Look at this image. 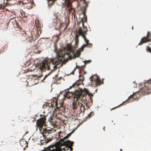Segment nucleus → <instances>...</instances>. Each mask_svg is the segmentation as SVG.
Instances as JSON below:
<instances>
[{
  "instance_id": "1",
  "label": "nucleus",
  "mask_w": 151,
  "mask_h": 151,
  "mask_svg": "<svg viewBox=\"0 0 151 151\" xmlns=\"http://www.w3.org/2000/svg\"><path fill=\"white\" fill-rule=\"evenodd\" d=\"M77 33L83 37L86 43V44L83 45L81 48L76 51L72 50L70 48H67L60 50L58 52V57L52 59H45L43 60L41 63L37 64V68L42 71L44 69L50 70L51 68H57L58 65L61 64L62 59L65 58V55H67L70 59L76 58L79 57L81 54V51H83L84 48L86 47H90L92 46V44L89 42V40L86 37V31H83L80 28L78 29Z\"/></svg>"
},
{
  "instance_id": "2",
  "label": "nucleus",
  "mask_w": 151,
  "mask_h": 151,
  "mask_svg": "<svg viewBox=\"0 0 151 151\" xmlns=\"http://www.w3.org/2000/svg\"><path fill=\"white\" fill-rule=\"evenodd\" d=\"M82 90L79 89V90L76 89V91L69 92V91L65 92L64 96L68 98L70 97L74 98V101L72 103V109L74 114H79L81 112H84L86 108L84 105L80 101V98L83 96V94H81Z\"/></svg>"
},
{
  "instance_id": "3",
  "label": "nucleus",
  "mask_w": 151,
  "mask_h": 151,
  "mask_svg": "<svg viewBox=\"0 0 151 151\" xmlns=\"http://www.w3.org/2000/svg\"><path fill=\"white\" fill-rule=\"evenodd\" d=\"M81 94H83V96L80 98L79 101H80L83 100L87 108L86 109H88L92 104L93 94L90 93L89 91L86 89H84L81 91Z\"/></svg>"
},
{
  "instance_id": "4",
  "label": "nucleus",
  "mask_w": 151,
  "mask_h": 151,
  "mask_svg": "<svg viewBox=\"0 0 151 151\" xmlns=\"http://www.w3.org/2000/svg\"><path fill=\"white\" fill-rule=\"evenodd\" d=\"M73 143L74 142H73L68 140L63 143L57 142L55 143L54 145L51 147H55V149L52 150V151H62L61 149V147H62L63 145H68L69 148L70 149V150L72 151L73 150L72 146Z\"/></svg>"
},
{
  "instance_id": "5",
  "label": "nucleus",
  "mask_w": 151,
  "mask_h": 151,
  "mask_svg": "<svg viewBox=\"0 0 151 151\" xmlns=\"http://www.w3.org/2000/svg\"><path fill=\"white\" fill-rule=\"evenodd\" d=\"M140 91L144 95L151 93V80L148 81L145 83V87L141 89Z\"/></svg>"
},
{
  "instance_id": "6",
  "label": "nucleus",
  "mask_w": 151,
  "mask_h": 151,
  "mask_svg": "<svg viewBox=\"0 0 151 151\" xmlns=\"http://www.w3.org/2000/svg\"><path fill=\"white\" fill-rule=\"evenodd\" d=\"M48 104V105L44 104L43 107L48 105L49 107H51L52 108L56 107V108L58 109L63 105V101L61 100V101L58 102L57 99L55 98V99L51 102L50 104Z\"/></svg>"
},
{
  "instance_id": "7",
  "label": "nucleus",
  "mask_w": 151,
  "mask_h": 151,
  "mask_svg": "<svg viewBox=\"0 0 151 151\" xmlns=\"http://www.w3.org/2000/svg\"><path fill=\"white\" fill-rule=\"evenodd\" d=\"M91 81L95 86H98L100 85L103 82L101 81L99 77L97 75H94L91 76L90 78Z\"/></svg>"
},
{
  "instance_id": "8",
  "label": "nucleus",
  "mask_w": 151,
  "mask_h": 151,
  "mask_svg": "<svg viewBox=\"0 0 151 151\" xmlns=\"http://www.w3.org/2000/svg\"><path fill=\"white\" fill-rule=\"evenodd\" d=\"M150 41L151 42V33L148 31L146 37L142 38L140 42L138 44V45H142L144 43Z\"/></svg>"
},
{
  "instance_id": "9",
  "label": "nucleus",
  "mask_w": 151,
  "mask_h": 151,
  "mask_svg": "<svg viewBox=\"0 0 151 151\" xmlns=\"http://www.w3.org/2000/svg\"><path fill=\"white\" fill-rule=\"evenodd\" d=\"M26 40L29 43H32L35 41V38L33 37L32 33L30 32H27L25 34Z\"/></svg>"
},
{
  "instance_id": "10",
  "label": "nucleus",
  "mask_w": 151,
  "mask_h": 151,
  "mask_svg": "<svg viewBox=\"0 0 151 151\" xmlns=\"http://www.w3.org/2000/svg\"><path fill=\"white\" fill-rule=\"evenodd\" d=\"M46 119V116H44L38 120L36 122L37 127H39L40 128L42 127L43 125L45 124Z\"/></svg>"
},
{
  "instance_id": "11",
  "label": "nucleus",
  "mask_w": 151,
  "mask_h": 151,
  "mask_svg": "<svg viewBox=\"0 0 151 151\" xmlns=\"http://www.w3.org/2000/svg\"><path fill=\"white\" fill-rule=\"evenodd\" d=\"M83 13L84 16L83 18H82L81 19V20L80 22H82L83 27H85L84 23L87 22V17L86 14V13L85 12H83Z\"/></svg>"
},
{
  "instance_id": "12",
  "label": "nucleus",
  "mask_w": 151,
  "mask_h": 151,
  "mask_svg": "<svg viewBox=\"0 0 151 151\" xmlns=\"http://www.w3.org/2000/svg\"><path fill=\"white\" fill-rule=\"evenodd\" d=\"M35 25L37 30L40 31V28L42 26V24L39 22L38 20L35 19Z\"/></svg>"
},
{
  "instance_id": "13",
  "label": "nucleus",
  "mask_w": 151,
  "mask_h": 151,
  "mask_svg": "<svg viewBox=\"0 0 151 151\" xmlns=\"http://www.w3.org/2000/svg\"><path fill=\"white\" fill-rule=\"evenodd\" d=\"M54 145V144L52 146H50L49 147H47L46 148H45L44 149L41 151H52V150L53 149H55V147H51Z\"/></svg>"
},
{
  "instance_id": "14",
  "label": "nucleus",
  "mask_w": 151,
  "mask_h": 151,
  "mask_svg": "<svg viewBox=\"0 0 151 151\" xmlns=\"http://www.w3.org/2000/svg\"><path fill=\"white\" fill-rule=\"evenodd\" d=\"M132 99V100H131V101H133L135 100L136 99V96L135 94H133L132 95H131L128 98V99H131V98Z\"/></svg>"
},
{
  "instance_id": "15",
  "label": "nucleus",
  "mask_w": 151,
  "mask_h": 151,
  "mask_svg": "<svg viewBox=\"0 0 151 151\" xmlns=\"http://www.w3.org/2000/svg\"><path fill=\"white\" fill-rule=\"evenodd\" d=\"M52 128H45L44 130V132L45 133H47L49 132H51L52 130Z\"/></svg>"
},
{
  "instance_id": "16",
  "label": "nucleus",
  "mask_w": 151,
  "mask_h": 151,
  "mask_svg": "<svg viewBox=\"0 0 151 151\" xmlns=\"http://www.w3.org/2000/svg\"><path fill=\"white\" fill-rule=\"evenodd\" d=\"M63 23H61L60 21H57V23L56 24V26H57V28H60L61 26Z\"/></svg>"
},
{
  "instance_id": "17",
  "label": "nucleus",
  "mask_w": 151,
  "mask_h": 151,
  "mask_svg": "<svg viewBox=\"0 0 151 151\" xmlns=\"http://www.w3.org/2000/svg\"><path fill=\"white\" fill-rule=\"evenodd\" d=\"M64 146L65 147L64 148H62V147H61V149L62 150H63L64 151L66 150H69V147L68 145H63V146Z\"/></svg>"
},
{
  "instance_id": "18",
  "label": "nucleus",
  "mask_w": 151,
  "mask_h": 151,
  "mask_svg": "<svg viewBox=\"0 0 151 151\" xmlns=\"http://www.w3.org/2000/svg\"><path fill=\"white\" fill-rule=\"evenodd\" d=\"M69 136L68 135L65 136L64 137L63 139H61L60 140V142L63 143L65 141H64L65 140H66L67 139H68L69 137Z\"/></svg>"
},
{
  "instance_id": "19",
  "label": "nucleus",
  "mask_w": 151,
  "mask_h": 151,
  "mask_svg": "<svg viewBox=\"0 0 151 151\" xmlns=\"http://www.w3.org/2000/svg\"><path fill=\"white\" fill-rule=\"evenodd\" d=\"M13 24L14 27L19 28V26L17 23L16 21L14 22Z\"/></svg>"
},
{
  "instance_id": "20",
  "label": "nucleus",
  "mask_w": 151,
  "mask_h": 151,
  "mask_svg": "<svg viewBox=\"0 0 151 151\" xmlns=\"http://www.w3.org/2000/svg\"><path fill=\"white\" fill-rule=\"evenodd\" d=\"M58 109L59 110L63 112L65 110V107L63 105V106L60 107Z\"/></svg>"
},
{
  "instance_id": "21",
  "label": "nucleus",
  "mask_w": 151,
  "mask_h": 151,
  "mask_svg": "<svg viewBox=\"0 0 151 151\" xmlns=\"http://www.w3.org/2000/svg\"><path fill=\"white\" fill-rule=\"evenodd\" d=\"M146 50L148 52L151 53V48L149 46H147Z\"/></svg>"
},
{
  "instance_id": "22",
  "label": "nucleus",
  "mask_w": 151,
  "mask_h": 151,
  "mask_svg": "<svg viewBox=\"0 0 151 151\" xmlns=\"http://www.w3.org/2000/svg\"><path fill=\"white\" fill-rule=\"evenodd\" d=\"M94 114V113L93 111L91 112L88 115V117L89 118L91 117Z\"/></svg>"
},
{
  "instance_id": "23",
  "label": "nucleus",
  "mask_w": 151,
  "mask_h": 151,
  "mask_svg": "<svg viewBox=\"0 0 151 151\" xmlns=\"http://www.w3.org/2000/svg\"><path fill=\"white\" fill-rule=\"evenodd\" d=\"M124 102H124H123V103H122V104H120L118 106H116V107H114V108H113L111 109V110H112L114 109H115L116 108H117V107H118L119 106H121L123 104Z\"/></svg>"
},
{
  "instance_id": "24",
  "label": "nucleus",
  "mask_w": 151,
  "mask_h": 151,
  "mask_svg": "<svg viewBox=\"0 0 151 151\" xmlns=\"http://www.w3.org/2000/svg\"><path fill=\"white\" fill-rule=\"evenodd\" d=\"M23 144H24H24H25V145H26L25 146H24L23 147V149H25V147H26L27 146V142L26 141H23Z\"/></svg>"
},
{
  "instance_id": "25",
  "label": "nucleus",
  "mask_w": 151,
  "mask_h": 151,
  "mask_svg": "<svg viewBox=\"0 0 151 151\" xmlns=\"http://www.w3.org/2000/svg\"><path fill=\"white\" fill-rule=\"evenodd\" d=\"M91 62V60H86L85 61V64H87L88 63H89Z\"/></svg>"
},
{
  "instance_id": "26",
  "label": "nucleus",
  "mask_w": 151,
  "mask_h": 151,
  "mask_svg": "<svg viewBox=\"0 0 151 151\" xmlns=\"http://www.w3.org/2000/svg\"><path fill=\"white\" fill-rule=\"evenodd\" d=\"M5 6L1 5L0 4V9H4Z\"/></svg>"
},
{
  "instance_id": "27",
  "label": "nucleus",
  "mask_w": 151,
  "mask_h": 151,
  "mask_svg": "<svg viewBox=\"0 0 151 151\" xmlns=\"http://www.w3.org/2000/svg\"><path fill=\"white\" fill-rule=\"evenodd\" d=\"M50 73H49L48 75H46L44 77V79L43 80H44L49 75H50Z\"/></svg>"
},
{
  "instance_id": "28",
  "label": "nucleus",
  "mask_w": 151,
  "mask_h": 151,
  "mask_svg": "<svg viewBox=\"0 0 151 151\" xmlns=\"http://www.w3.org/2000/svg\"><path fill=\"white\" fill-rule=\"evenodd\" d=\"M25 83H26V84H25V85L26 86H27L28 85V82H25Z\"/></svg>"
},
{
  "instance_id": "29",
  "label": "nucleus",
  "mask_w": 151,
  "mask_h": 151,
  "mask_svg": "<svg viewBox=\"0 0 151 151\" xmlns=\"http://www.w3.org/2000/svg\"><path fill=\"white\" fill-rule=\"evenodd\" d=\"M29 92H28V93H32V92H31L32 91H31V90L30 88H29Z\"/></svg>"
},
{
  "instance_id": "30",
  "label": "nucleus",
  "mask_w": 151,
  "mask_h": 151,
  "mask_svg": "<svg viewBox=\"0 0 151 151\" xmlns=\"http://www.w3.org/2000/svg\"><path fill=\"white\" fill-rule=\"evenodd\" d=\"M76 83H74L73 85V86H72V87H73L75 85H76Z\"/></svg>"
},
{
  "instance_id": "31",
  "label": "nucleus",
  "mask_w": 151,
  "mask_h": 151,
  "mask_svg": "<svg viewBox=\"0 0 151 151\" xmlns=\"http://www.w3.org/2000/svg\"><path fill=\"white\" fill-rule=\"evenodd\" d=\"M78 40H76V44H77L78 43Z\"/></svg>"
},
{
  "instance_id": "32",
  "label": "nucleus",
  "mask_w": 151,
  "mask_h": 151,
  "mask_svg": "<svg viewBox=\"0 0 151 151\" xmlns=\"http://www.w3.org/2000/svg\"><path fill=\"white\" fill-rule=\"evenodd\" d=\"M71 135V133H69L68 135L69 137Z\"/></svg>"
},
{
  "instance_id": "33",
  "label": "nucleus",
  "mask_w": 151,
  "mask_h": 151,
  "mask_svg": "<svg viewBox=\"0 0 151 151\" xmlns=\"http://www.w3.org/2000/svg\"><path fill=\"white\" fill-rule=\"evenodd\" d=\"M133 98H131V99H129V100L130 101V102H132L131 101V100H132V99Z\"/></svg>"
},
{
  "instance_id": "34",
  "label": "nucleus",
  "mask_w": 151,
  "mask_h": 151,
  "mask_svg": "<svg viewBox=\"0 0 151 151\" xmlns=\"http://www.w3.org/2000/svg\"><path fill=\"white\" fill-rule=\"evenodd\" d=\"M57 21V19H55L54 20V21Z\"/></svg>"
},
{
  "instance_id": "35",
  "label": "nucleus",
  "mask_w": 151,
  "mask_h": 151,
  "mask_svg": "<svg viewBox=\"0 0 151 151\" xmlns=\"http://www.w3.org/2000/svg\"><path fill=\"white\" fill-rule=\"evenodd\" d=\"M50 140H47V142H50Z\"/></svg>"
},
{
  "instance_id": "36",
  "label": "nucleus",
  "mask_w": 151,
  "mask_h": 151,
  "mask_svg": "<svg viewBox=\"0 0 151 151\" xmlns=\"http://www.w3.org/2000/svg\"><path fill=\"white\" fill-rule=\"evenodd\" d=\"M120 150L121 151H122V149H120Z\"/></svg>"
},
{
  "instance_id": "37",
  "label": "nucleus",
  "mask_w": 151,
  "mask_h": 151,
  "mask_svg": "<svg viewBox=\"0 0 151 151\" xmlns=\"http://www.w3.org/2000/svg\"><path fill=\"white\" fill-rule=\"evenodd\" d=\"M45 136H45V135H43V137H45Z\"/></svg>"
},
{
  "instance_id": "38",
  "label": "nucleus",
  "mask_w": 151,
  "mask_h": 151,
  "mask_svg": "<svg viewBox=\"0 0 151 151\" xmlns=\"http://www.w3.org/2000/svg\"><path fill=\"white\" fill-rule=\"evenodd\" d=\"M71 88V87H70L69 88Z\"/></svg>"
},
{
  "instance_id": "39",
  "label": "nucleus",
  "mask_w": 151,
  "mask_h": 151,
  "mask_svg": "<svg viewBox=\"0 0 151 151\" xmlns=\"http://www.w3.org/2000/svg\"><path fill=\"white\" fill-rule=\"evenodd\" d=\"M27 90H28V89H27ZM28 91H29V90H28Z\"/></svg>"
},
{
  "instance_id": "40",
  "label": "nucleus",
  "mask_w": 151,
  "mask_h": 151,
  "mask_svg": "<svg viewBox=\"0 0 151 151\" xmlns=\"http://www.w3.org/2000/svg\"><path fill=\"white\" fill-rule=\"evenodd\" d=\"M68 151H69V150H68Z\"/></svg>"
}]
</instances>
